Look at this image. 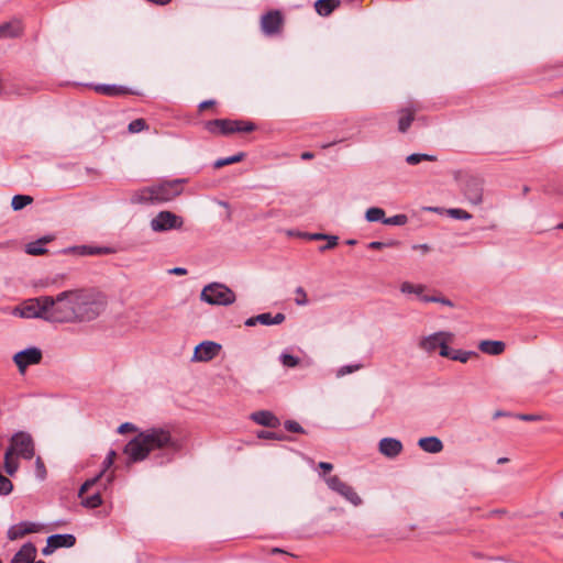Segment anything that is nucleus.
Here are the masks:
<instances>
[{
    "label": "nucleus",
    "mask_w": 563,
    "mask_h": 563,
    "mask_svg": "<svg viewBox=\"0 0 563 563\" xmlns=\"http://www.w3.org/2000/svg\"><path fill=\"white\" fill-rule=\"evenodd\" d=\"M183 446V441L175 438L169 428L152 427L139 432L126 443L123 452L128 456V464L142 462L156 451L166 457V462H170Z\"/></svg>",
    "instance_id": "nucleus-1"
},
{
    "label": "nucleus",
    "mask_w": 563,
    "mask_h": 563,
    "mask_svg": "<svg viewBox=\"0 0 563 563\" xmlns=\"http://www.w3.org/2000/svg\"><path fill=\"white\" fill-rule=\"evenodd\" d=\"M59 302H71L67 310L51 317L58 322L91 321L96 319L107 306V297L96 289L67 290L58 294Z\"/></svg>",
    "instance_id": "nucleus-2"
},
{
    "label": "nucleus",
    "mask_w": 563,
    "mask_h": 563,
    "mask_svg": "<svg viewBox=\"0 0 563 563\" xmlns=\"http://www.w3.org/2000/svg\"><path fill=\"white\" fill-rule=\"evenodd\" d=\"M184 179L165 180L159 184L141 188L131 195V202L139 205H161L178 197L184 188Z\"/></svg>",
    "instance_id": "nucleus-3"
},
{
    "label": "nucleus",
    "mask_w": 563,
    "mask_h": 563,
    "mask_svg": "<svg viewBox=\"0 0 563 563\" xmlns=\"http://www.w3.org/2000/svg\"><path fill=\"white\" fill-rule=\"evenodd\" d=\"M14 313L21 318H41L51 322H58V320L51 317L59 313V309L54 306V297L41 296L26 300L14 309Z\"/></svg>",
    "instance_id": "nucleus-4"
},
{
    "label": "nucleus",
    "mask_w": 563,
    "mask_h": 563,
    "mask_svg": "<svg viewBox=\"0 0 563 563\" xmlns=\"http://www.w3.org/2000/svg\"><path fill=\"white\" fill-rule=\"evenodd\" d=\"M200 299L212 306H229L235 301L236 296L227 285L211 283L202 288Z\"/></svg>",
    "instance_id": "nucleus-5"
},
{
    "label": "nucleus",
    "mask_w": 563,
    "mask_h": 563,
    "mask_svg": "<svg viewBox=\"0 0 563 563\" xmlns=\"http://www.w3.org/2000/svg\"><path fill=\"white\" fill-rule=\"evenodd\" d=\"M205 128L212 134L228 135L234 132H252L255 125L250 121L216 119L206 122Z\"/></svg>",
    "instance_id": "nucleus-6"
},
{
    "label": "nucleus",
    "mask_w": 563,
    "mask_h": 563,
    "mask_svg": "<svg viewBox=\"0 0 563 563\" xmlns=\"http://www.w3.org/2000/svg\"><path fill=\"white\" fill-rule=\"evenodd\" d=\"M454 339V334L448 331H438L420 339L418 346L431 354L439 349V354L444 357L449 355V343Z\"/></svg>",
    "instance_id": "nucleus-7"
},
{
    "label": "nucleus",
    "mask_w": 563,
    "mask_h": 563,
    "mask_svg": "<svg viewBox=\"0 0 563 563\" xmlns=\"http://www.w3.org/2000/svg\"><path fill=\"white\" fill-rule=\"evenodd\" d=\"M5 451L24 460L33 459L35 454L34 441L30 433L24 431L15 432L10 440V446Z\"/></svg>",
    "instance_id": "nucleus-8"
},
{
    "label": "nucleus",
    "mask_w": 563,
    "mask_h": 563,
    "mask_svg": "<svg viewBox=\"0 0 563 563\" xmlns=\"http://www.w3.org/2000/svg\"><path fill=\"white\" fill-rule=\"evenodd\" d=\"M323 476V479L328 486L329 489L332 492H335L340 496H342L345 500L351 503L353 506L357 507L362 505L363 500L358 496V494L354 490L352 486L346 484L345 482L341 481L339 476L331 475V476H324V474H321Z\"/></svg>",
    "instance_id": "nucleus-9"
},
{
    "label": "nucleus",
    "mask_w": 563,
    "mask_h": 563,
    "mask_svg": "<svg viewBox=\"0 0 563 563\" xmlns=\"http://www.w3.org/2000/svg\"><path fill=\"white\" fill-rule=\"evenodd\" d=\"M184 224V220L181 217L176 213L164 210L159 211L152 220H151V229L154 232H165L169 230H178L181 229Z\"/></svg>",
    "instance_id": "nucleus-10"
},
{
    "label": "nucleus",
    "mask_w": 563,
    "mask_h": 563,
    "mask_svg": "<svg viewBox=\"0 0 563 563\" xmlns=\"http://www.w3.org/2000/svg\"><path fill=\"white\" fill-rule=\"evenodd\" d=\"M43 358L41 349L31 346L25 350L19 351L13 355V362L16 365L19 373L24 374L26 368L31 365H37Z\"/></svg>",
    "instance_id": "nucleus-11"
},
{
    "label": "nucleus",
    "mask_w": 563,
    "mask_h": 563,
    "mask_svg": "<svg viewBox=\"0 0 563 563\" xmlns=\"http://www.w3.org/2000/svg\"><path fill=\"white\" fill-rule=\"evenodd\" d=\"M284 16L279 10H272L261 18V30L266 36H274L282 33Z\"/></svg>",
    "instance_id": "nucleus-12"
},
{
    "label": "nucleus",
    "mask_w": 563,
    "mask_h": 563,
    "mask_svg": "<svg viewBox=\"0 0 563 563\" xmlns=\"http://www.w3.org/2000/svg\"><path fill=\"white\" fill-rule=\"evenodd\" d=\"M221 351V345L212 341H203L195 347L194 362H209Z\"/></svg>",
    "instance_id": "nucleus-13"
},
{
    "label": "nucleus",
    "mask_w": 563,
    "mask_h": 563,
    "mask_svg": "<svg viewBox=\"0 0 563 563\" xmlns=\"http://www.w3.org/2000/svg\"><path fill=\"white\" fill-rule=\"evenodd\" d=\"M76 543L74 534H52L47 538L46 547L42 550L44 555L52 554L58 548H71Z\"/></svg>",
    "instance_id": "nucleus-14"
},
{
    "label": "nucleus",
    "mask_w": 563,
    "mask_h": 563,
    "mask_svg": "<svg viewBox=\"0 0 563 563\" xmlns=\"http://www.w3.org/2000/svg\"><path fill=\"white\" fill-rule=\"evenodd\" d=\"M402 449V443L395 438H383L378 443L379 453L388 459L398 456Z\"/></svg>",
    "instance_id": "nucleus-15"
},
{
    "label": "nucleus",
    "mask_w": 563,
    "mask_h": 563,
    "mask_svg": "<svg viewBox=\"0 0 563 563\" xmlns=\"http://www.w3.org/2000/svg\"><path fill=\"white\" fill-rule=\"evenodd\" d=\"M40 529L41 526L38 523L22 521L9 528L8 538L10 540H16L24 537L27 533L38 532Z\"/></svg>",
    "instance_id": "nucleus-16"
},
{
    "label": "nucleus",
    "mask_w": 563,
    "mask_h": 563,
    "mask_svg": "<svg viewBox=\"0 0 563 563\" xmlns=\"http://www.w3.org/2000/svg\"><path fill=\"white\" fill-rule=\"evenodd\" d=\"M36 548L33 543L27 542L14 554L11 563H44L43 561L35 562Z\"/></svg>",
    "instance_id": "nucleus-17"
},
{
    "label": "nucleus",
    "mask_w": 563,
    "mask_h": 563,
    "mask_svg": "<svg viewBox=\"0 0 563 563\" xmlns=\"http://www.w3.org/2000/svg\"><path fill=\"white\" fill-rule=\"evenodd\" d=\"M464 195L473 205H479L483 201V188L478 180L468 179L464 185Z\"/></svg>",
    "instance_id": "nucleus-18"
},
{
    "label": "nucleus",
    "mask_w": 563,
    "mask_h": 563,
    "mask_svg": "<svg viewBox=\"0 0 563 563\" xmlns=\"http://www.w3.org/2000/svg\"><path fill=\"white\" fill-rule=\"evenodd\" d=\"M251 419L263 427L277 428L280 424L279 419L268 410L255 411L251 415Z\"/></svg>",
    "instance_id": "nucleus-19"
},
{
    "label": "nucleus",
    "mask_w": 563,
    "mask_h": 563,
    "mask_svg": "<svg viewBox=\"0 0 563 563\" xmlns=\"http://www.w3.org/2000/svg\"><path fill=\"white\" fill-rule=\"evenodd\" d=\"M417 109L413 107L404 108L398 111L399 120H398V130L401 133H406L410 128L412 121L415 120V114Z\"/></svg>",
    "instance_id": "nucleus-20"
},
{
    "label": "nucleus",
    "mask_w": 563,
    "mask_h": 563,
    "mask_svg": "<svg viewBox=\"0 0 563 563\" xmlns=\"http://www.w3.org/2000/svg\"><path fill=\"white\" fill-rule=\"evenodd\" d=\"M505 347L506 345L503 341L483 340L478 344L479 351L488 355H500Z\"/></svg>",
    "instance_id": "nucleus-21"
},
{
    "label": "nucleus",
    "mask_w": 563,
    "mask_h": 563,
    "mask_svg": "<svg viewBox=\"0 0 563 563\" xmlns=\"http://www.w3.org/2000/svg\"><path fill=\"white\" fill-rule=\"evenodd\" d=\"M418 445L427 453H439L443 450V443L438 437L421 438Z\"/></svg>",
    "instance_id": "nucleus-22"
},
{
    "label": "nucleus",
    "mask_w": 563,
    "mask_h": 563,
    "mask_svg": "<svg viewBox=\"0 0 563 563\" xmlns=\"http://www.w3.org/2000/svg\"><path fill=\"white\" fill-rule=\"evenodd\" d=\"M113 465V462L112 460L110 459H104L103 460V463H102V470L99 472L98 475H96L95 477L90 478V479H87L80 487L79 489V494L78 495H82L85 494L86 492H88L92 486H95L101 477L104 476L106 472Z\"/></svg>",
    "instance_id": "nucleus-23"
},
{
    "label": "nucleus",
    "mask_w": 563,
    "mask_h": 563,
    "mask_svg": "<svg viewBox=\"0 0 563 563\" xmlns=\"http://www.w3.org/2000/svg\"><path fill=\"white\" fill-rule=\"evenodd\" d=\"M21 33L22 27L19 21L0 24V38L18 37Z\"/></svg>",
    "instance_id": "nucleus-24"
},
{
    "label": "nucleus",
    "mask_w": 563,
    "mask_h": 563,
    "mask_svg": "<svg viewBox=\"0 0 563 563\" xmlns=\"http://www.w3.org/2000/svg\"><path fill=\"white\" fill-rule=\"evenodd\" d=\"M95 90L98 93H101L104 96H110V97L122 96V95L128 93V91H129L128 88H125L123 86L104 85V84L96 85Z\"/></svg>",
    "instance_id": "nucleus-25"
},
{
    "label": "nucleus",
    "mask_w": 563,
    "mask_h": 563,
    "mask_svg": "<svg viewBox=\"0 0 563 563\" xmlns=\"http://www.w3.org/2000/svg\"><path fill=\"white\" fill-rule=\"evenodd\" d=\"M340 5V0H317L314 8L318 14L328 16Z\"/></svg>",
    "instance_id": "nucleus-26"
},
{
    "label": "nucleus",
    "mask_w": 563,
    "mask_h": 563,
    "mask_svg": "<svg viewBox=\"0 0 563 563\" xmlns=\"http://www.w3.org/2000/svg\"><path fill=\"white\" fill-rule=\"evenodd\" d=\"M284 313H276L275 316H272L269 312L261 313L256 316V320L258 323L263 325H273V324H280L285 320Z\"/></svg>",
    "instance_id": "nucleus-27"
},
{
    "label": "nucleus",
    "mask_w": 563,
    "mask_h": 563,
    "mask_svg": "<svg viewBox=\"0 0 563 563\" xmlns=\"http://www.w3.org/2000/svg\"><path fill=\"white\" fill-rule=\"evenodd\" d=\"M472 356H477V353L474 351L451 350L449 347V355H445L444 357L450 358L452 361L466 363Z\"/></svg>",
    "instance_id": "nucleus-28"
},
{
    "label": "nucleus",
    "mask_w": 563,
    "mask_h": 563,
    "mask_svg": "<svg viewBox=\"0 0 563 563\" xmlns=\"http://www.w3.org/2000/svg\"><path fill=\"white\" fill-rule=\"evenodd\" d=\"M4 471L8 475L13 476L19 470V462L13 459V454L11 451H5L4 453Z\"/></svg>",
    "instance_id": "nucleus-29"
},
{
    "label": "nucleus",
    "mask_w": 563,
    "mask_h": 563,
    "mask_svg": "<svg viewBox=\"0 0 563 563\" xmlns=\"http://www.w3.org/2000/svg\"><path fill=\"white\" fill-rule=\"evenodd\" d=\"M80 497L82 499L81 500L82 506H85L87 508L93 509V508L99 507L102 504V498H101L99 490L95 492L92 495L87 496V497H84V494H82Z\"/></svg>",
    "instance_id": "nucleus-30"
},
{
    "label": "nucleus",
    "mask_w": 563,
    "mask_h": 563,
    "mask_svg": "<svg viewBox=\"0 0 563 563\" xmlns=\"http://www.w3.org/2000/svg\"><path fill=\"white\" fill-rule=\"evenodd\" d=\"M365 219L368 222L382 221L384 223V220H386L385 211L378 207L368 208L365 213Z\"/></svg>",
    "instance_id": "nucleus-31"
},
{
    "label": "nucleus",
    "mask_w": 563,
    "mask_h": 563,
    "mask_svg": "<svg viewBox=\"0 0 563 563\" xmlns=\"http://www.w3.org/2000/svg\"><path fill=\"white\" fill-rule=\"evenodd\" d=\"M32 201H33V198L31 196L15 195L12 198L11 206H12L13 210L16 211V210H21L24 207L29 206L30 203H32Z\"/></svg>",
    "instance_id": "nucleus-32"
},
{
    "label": "nucleus",
    "mask_w": 563,
    "mask_h": 563,
    "mask_svg": "<svg viewBox=\"0 0 563 563\" xmlns=\"http://www.w3.org/2000/svg\"><path fill=\"white\" fill-rule=\"evenodd\" d=\"M422 161L435 162L437 156L430 155V154L413 153L406 157V162L409 165H417V164L421 163Z\"/></svg>",
    "instance_id": "nucleus-33"
},
{
    "label": "nucleus",
    "mask_w": 563,
    "mask_h": 563,
    "mask_svg": "<svg viewBox=\"0 0 563 563\" xmlns=\"http://www.w3.org/2000/svg\"><path fill=\"white\" fill-rule=\"evenodd\" d=\"M244 157V153H238L236 155L225 157V158H219L214 162L213 166L214 168H221L225 165H230L233 163L241 162Z\"/></svg>",
    "instance_id": "nucleus-34"
},
{
    "label": "nucleus",
    "mask_w": 563,
    "mask_h": 563,
    "mask_svg": "<svg viewBox=\"0 0 563 563\" xmlns=\"http://www.w3.org/2000/svg\"><path fill=\"white\" fill-rule=\"evenodd\" d=\"M424 287L422 285H413L409 282H404L400 286V291L402 294H416L421 295Z\"/></svg>",
    "instance_id": "nucleus-35"
},
{
    "label": "nucleus",
    "mask_w": 563,
    "mask_h": 563,
    "mask_svg": "<svg viewBox=\"0 0 563 563\" xmlns=\"http://www.w3.org/2000/svg\"><path fill=\"white\" fill-rule=\"evenodd\" d=\"M147 128V123L144 119H135L131 121L128 125V130L130 133H139L141 131L146 130Z\"/></svg>",
    "instance_id": "nucleus-36"
},
{
    "label": "nucleus",
    "mask_w": 563,
    "mask_h": 563,
    "mask_svg": "<svg viewBox=\"0 0 563 563\" xmlns=\"http://www.w3.org/2000/svg\"><path fill=\"white\" fill-rule=\"evenodd\" d=\"M13 490L12 482L0 473V495L7 496Z\"/></svg>",
    "instance_id": "nucleus-37"
},
{
    "label": "nucleus",
    "mask_w": 563,
    "mask_h": 563,
    "mask_svg": "<svg viewBox=\"0 0 563 563\" xmlns=\"http://www.w3.org/2000/svg\"><path fill=\"white\" fill-rule=\"evenodd\" d=\"M26 253L31 255H41L46 252V250L42 246V241H36L29 243L26 245Z\"/></svg>",
    "instance_id": "nucleus-38"
},
{
    "label": "nucleus",
    "mask_w": 563,
    "mask_h": 563,
    "mask_svg": "<svg viewBox=\"0 0 563 563\" xmlns=\"http://www.w3.org/2000/svg\"><path fill=\"white\" fill-rule=\"evenodd\" d=\"M280 362L286 367H295L299 364V358L288 353H282Z\"/></svg>",
    "instance_id": "nucleus-39"
},
{
    "label": "nucleus",
    "mask_w": 563,
    "mask_h": 563,
    "mask_svg": "<svg viewBox=\"0 0 563 563\" xmlns=\"http://www.w3.org/2000/svg\"><path fill=\"white\" fill-rule=\"evenodd\" d=\"M408 221V218L406 214H396L394 217H390V218H386V220H384V224H387V225H404L406 224Z\"/></svg>",
    "instance_id": "nucleus-40"
},
{
    "label": "nucleus",
    "mask_w": 563,
    "mask_h": 563,
    "mask_svg": "<svg viewBox=\"0 0 563 563\" xmlns=\"http://www.w3.org/2000/svg\"><path fill=\"white\" fill-rule=\"evenodd\" d=\"M448 213L457 220H470L472 218L471 213L463 209H449Z\"/></svg>",
    "instance_id": "nucleus-41"
},
{
    "label": "nucleus",
    "mask_w": 563,
    "mask_h": 563,
    "mask_svg": "<svg viewBox=\"0 0 563 563\" xmlns=\"http://www.w3.org/2000/svg\"><path fill=\"white\" fill-rule=\"evenodd\" d=\"M257 438H260V439H269V440H278V441L287 439L286 435H284V434H279V433L271 432V431H265V430L260 431L257 433Z\"/></svg>",
    "instance_id": "nucleus-42"
},
{
    "label": "nucleus",
    "mask_w": 563,
    "mask_h": 563,
    "mask_svg": "<svg viewBox=\"0 0 563 563\" xmlns=\"http://www.w3.org/2000/svg\"><path fill=\"white\" fill-rule=\"evenodd\" d=\"M295 292L297 295V297L295 299V302L298 306H306V305H308L309 300H308L307 294H306V291H305V289L302 287H297Z\"/></svg>",
    "instance_id": "nucleus-43"
},
{
    "label": "nucleus",
    "mask_w": 563,
    "mask_h": 563,
    "mask_svg": "<svg viewBox=\"0 0 563 563\" xmlns=\"http://www.w3.org/2000/svg\"><path fill=\"white\" fill-rule=\"evenodd\" d=\"M362 367V365L360 364H355V365H344L342 367H340L336 372V376L338 377H343L347 374H351V373H354L356 371H358L360 368Z\"/></svg>",
    "instance_id": "nucleus-44"
},
{
    "label": "nucleus",
    "mask_w": 563,
    "mask_h": 563,
    "mask_svg": "<svg viewBox=\"0 0 563 563\" xmlns=\"http://www.w3.org/2000/svg\"><path fill=\"white\" fill-rule=\"evenodd\" d=\"M284 427L289 432L305 433L303 428L297 421L294 420H286Z\"/></svg>",
    "instance_id": "nucleus-45"
},
{
    "label": "nucleus",
    "mask_w": 563,
    "mask_h": 563,
    "mask_svg": "<svg viewBox=\"0 0 563 563\" xmlns=\"http://www.w3.org/2000/svg\"><path fill=\"white\" fill-rule=\"evenodd\" d=\"M327 244L319 247L320 252H325L327 250H331L338 245L339 238L336 235L327 234Z\"/></svg>",
    "instance_id": "nucleus-46"
},
{
    "label": "nucleus",
    "mask_w": 563,
    "mask_h": 563,
    "mask_svg": "<svg viewBox=\"0 0 563 563\" xmlns=\"http://www.w3.org/2000/svg\"><path fill=\"white\" fill-rule=\"evenodd\" d=\"M135 430H136V427L131 422H124L118 428V432L121 434L125 433V432H130V431H135Z\"/></svg>",
    "instance_id": "nucleus-47"
},
{
    "label": "nucleus",
    "mask_w": 563,
    "mask_h": 563,
    "mask_svg": "<svg viewBox=\"0 0 563 563\" xmlns=\"http://www.w3.org/2000/svg\"><path fill=\"white\" fill-rule=\"evenodd\" d=\"M394 244H396V243L395 242L385 243V242H379V241H373L368 244V247L374 249V250H380L385 246H391Z\"/></svg>",
    "instance_id": "nucleus-48"
},
{
    "label": "nucleus",
    "mask_w": 563,
    "mask_h": 563,
    "mask_svg": "<svg viewBox=\"0 0 563 563\" xmlns=\"http://www.w3.org/2000/svg\"><path fill=\"white\" fill-rule=\"evenodd\" d=\"M35 464H36V470H37L38 476L41 478H44L45 474H46V470H45L44 463L42 462L41 457L36 459Z\"/></svg>",
    "instance_id": "nucleus-49"
},
{
    "label": "nucleus",
    "mask_w": 563,
    "mask_h": 563,
    "mask_svg": "<svg viewBox=\"0 0 563 563\" xmlns=\"http://www.w3.org/2000/svg\"><path fill=\"white\" fill-rule=\"evenodd\" d=\"M305 238H308L309 240H313V241H320V240H325L327 238V234L324 233H307V234H302Z\"/></svg>",
    "instance_id": "nucleus-50"
},
{
    "label": "nucleus",
    "mask_w": 563,
    "mask_h": 563,
    "mask_svg": "<svg viewBox=\"0 0 563 563\" xmlns=\"http://www.w3.org/2000/svg\"><path fill=\"white\" fill-rule=\"evenodd\" d=\"M54 306L55 308L57 309H60V310H67L71 307V302H59L58 301V296L56 298H54Z\"/></svg>",
    "instance_id": "nucleus-51"
},
{
    "label": "nucleus",
    "mask_w": 563,
    "mask_h": 563,
    "mask_svg": "<svg viewBox=\"0 0 563 563\" xmlns=\"http://www.w3.org/2000/svg\"><path fill=\"white\" fill-rule=\"evenodd\" d=\"M318 467L323 472V473H328V472H331L333 470V464L329 463V462H320L318 464Z\"/></svg>",
    "instance_id": "nucleus-52"
},
{
    "label": "nucleus",
    "mask_w": 563,
    "mask_h": 563,
    "mask_svg": "<svg viewBox=\"0 0 563 563\" xmlns=\"http://www.w3.org/2000/svg\"><path fill=\"white\" fill-rule=\"evenodd\" d=\"M109 252H110V250L108 247H103V249H101V247H90L88 253L89 254H107Z\"/></svg>",
    "instance_id": "nucleus-53"
},
{
    "label": "nucleus",
    "mask_w": 563,
    "mask_h": 563,
    "mask_svg": "<svg viewBox=\"0 0 563 563\" xmlns=\"http://www.w3.org/2000/svg\"><path fill=\"white\" fill-rule=\"evenodd\" d=\"M168 273L173 274V275L183 276V275L187 274V269L184 267H174V268L169 269Z\"/></svg>",
    "instance_id": "nucleus-54"
},
{
    "label": "nucleus",
    "mask_w": 563,
    "mask_h": 563,
    "mask_svg": "<svg viewBox=\"0 0 563 563\" xmlns=\"http://www.w3.org/2000/svg\"><path fill=\"white\" fill-rule=\"evenodd\" d=\"M434 302H438V303H441V305H444V306H448V307H453L454 303L448 299V298H444V297H437L435 296V301Z\"/></svg>",
    "instance_id": "nucleus-55"
},
{
    "label": "nucleus",
    "mask_w": 563,
    "mask_h": 563,
    "mask_svg": "<svg viewBox=\"0 0 563 563\" xmlns=\"http://www.w3.org/2000/svg\"><path fill=\"white\" fill-rule=\"evenodd\" d=\"M518 418L523 421H534L539 419V417L534 415H519Z\"/></svg>",
    "instance_id": "nucleus-56"
},
{
    "label": "nucleus",
    "mask_w": 563,
    "mask_h": 563,
    "mask_svg": "<svg viewBox=\"0 0 563 563\" xmlns=\"http://www.w3.org/2000/svg\"><path fill=\"white\" fill-rule=\"evenodd\" d=\"M413 250H420L422 253H428L430 251V246L428 244H417L412 246Z\"/></svg>",
    "instance_id": "nucleus-57"
},
{
    "label": "nucleus",
    "mask_w": 563,
    "mask_h": 563,
    "mask_svg": "<svg viewBox=\"0 0 563 563\" xmlns=\"http://www.w3.org/2000/svg\"><path fill=\"white\" fill-rule=\"evenodd\" d=\"M258 321L256 320V316L255 317H251L249 319L245 320L244 324L246 327H254L255 324H257Z\"/></svg>",
    "instance_id": "nucleus-58"
},
{
    "label": "nucleus",
    "mask_w": 563,
    "mask_h": 563,
    "mask_svg": "<svg viewBox=\"0 0 563 563\" xmlns=\"http://www.w3.org/2000/svg\"><path fill=\"white\" fill-rule=\"evenodd\" d=\"M214 104V101L213 100H206V101H202L200 104H199V109L200 110H203V109H207L211 106Z\"/></svg>",
    "instance_id": "nucleus-59"
},
{
    "label": "nucleus",
    "mask_w": 563,
    "mask_h": 563,
    "mask_svg": "<svg viewBox=\"0 0 563 563\" xmlns=\"http://www.w3.org/2000/svg\"><path fill=\"white\" fill-rule=\"evenodd\" d=\"M313 156H314V155H313L311 152H303V153L301 154V159H303V161H308V159L313 158Z\"/></svg>",
    "instance_id": "nucleus-60"
},
{
    "label": "nucleus",
    "mask_w": 563,
    "mask_h": 563,
    "mask_svg": "<svg viewBox=\"0 0 563 563\" xmlns=\"http://www.w3.org/2000/svg\"><path fill=\"white\" fill-rule=\"evenodd\" d=\"M115 456H117V453L114 450H110L106 456V459H110L112 460V462L114 463V460H115Z\"/></svg>",
    "instance_id": "nucleus-61"
},
{
    "label": "nucleus",
    "mask_w": 563,
    "mask_h": 563,
    "mask_svg": "<svg viewBox=\"0 0 563 563\" xmlns=\"http://www.w3.org/2000/svg\"><path fill=\"white\" fill-rule=\"evenodd\" d=\"M421 300L424 302H433L435 301V296H422Z\"/></svg>",
    "instance_id": "nucleus-62"
},
{
    "label": "nucleus",
    "mask_w": 563,
    "mask_h": 563,
    "mask_svg": "<svg viewBox=\"0 0 563 563\" xmlns=\"http://www.w3.org/2000/svg\"><path fill=\"white\" fill-rule=\"evenodd\" d=\"M113 478H114L113 474H112V473H111V474H109V475L107 476V483H108V484L112 483Z\"/></svg>",
    "instance_id": "nucleus-63"
},
{
    "label": "nucleus",
    "mask_w": 563,
    "mask_h": 563,
    "mask_svg": "<svg viewBox=\"0 0 563 563\" xmlns=\"http://www.w3.org/2000/svg\"><path fill=\"white\" fill-rule=\"evenodd\" d=\"M507 461H508L507 457H500V459H498L497 463L503 464V463H506Z\"/></svg>",
    "instance_id": "nucleus-64"
}]
</instances>
